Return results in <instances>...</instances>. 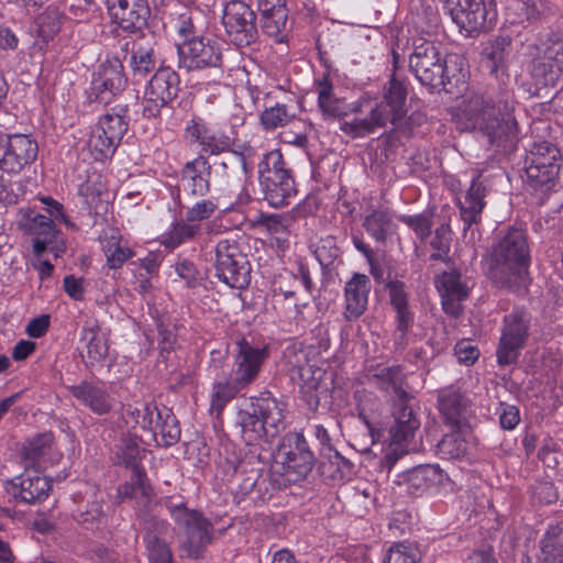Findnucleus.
<instances>
[{"label": "nucleus", "mask_w": 563, "mask_h": 563, "mask_svg": "<svg viewBox=\"0 0 563 563\" xmlns=\"http://www.w3.org/2000/svg\"><path fill=\"white\" fill-rule=\"evenodd\" d=\"M407 88L393 76L383 88L382 99L365 97L351 108L354 118L341 123V130L352 137H363L390 123L398 128L406 115Z\"/></svg>", "instance_id": "1"}, {"label": "nucleus", "mask_w": 563, "mask_h": 563, "mask_svg": "<svg viewBox=\"0 0 563 563\" xmlns=\"http://www.w3.org/2000/svg\"><path fill=\"white\" fill-rule=\"evenodd\" d=\"M460 120L465 129L477 130L490 144H499L517 135L514 102L508 93L468 97L461 107Z\"/></svg>", "instance_id": "2"}, {"label": "nucleus", "mask_w": 563, "mask_h": 563, "mask_svg": "<svg viewBox=\"0 0 563 563\" xmlns=\"http://www.w3.org/2000/svg\"><path fill=\"white\" fill-rule=\"evenodd\" d=\"M372 383L390 397L393 406L394 424L389 434L393 443L401 444L413 438L420 427V420L416 416L410 401L407 375L399 365L380 367L369 378Z\"/></svg>", "instance_id": "3"}, {"label": "nucleus", "mask_w": 563, "mask_h": 563, "mask_svg": "<svg viewBox=\"0 0 563 563\" xmlns=\"http://www.w3.org/2000/svg\"><path fill=\"white\" fill-rule=\"evenodd\" d=\"M286 406L269 391L262 393L236 412V426L247 445L274 438L286 428Z\"/></svg>", "instance_id": "4"}, {"label": "nucleus", "mask_w": 563, "mask_h": 563, "mask_svg": "<svg viewBox=\"0 0 563 563\" xmlns=\"http://www.w3.org/2000/svg\"><path fill=\"white\" fill-rule=\"evenodd\" d=\"M529 258V246L523 231L507 230L492 250L490 279L497 286L505 288L519 285L527 273Z\"/></svg>", "instance_id": "5"}, {"label": "nucleus", "mask_w": 563, "mask_h": 563, "mask_svg": "<svg viewBox=\"0 0 563 563\" xmlns=\"http://www.w3.org/2000/svg\"><path fill=\"white\" fill-rule=\"evenodd\" d=\"M217 277L225 285L242 289L250 283L251 266L236 239L218 241L214 249Z\"/></svg>", "instance_id": "6"}, {"label": "nucleus", "mask_w": 563, "mask_h": 563, "mask_svg": "<svg viewBox=\"0 0 563 563\" xmlns=\"http://www.w3.org/2000/svg\"><path fill=\"white\" fill-rule=\"evenodd\" d=\"M314 456L309 450L302 433H288L279 444L273 467L279 466L287 476V481L296 482L305 478L312 470Z\"/></svg>", "instance_id": "7"}, {"label": "nucleus", "mask_w": 563, "mask_h": 563, "mask_svg": "<svg viewBox=\"0 0 563 563\" xmlns=\"http://www.w3.org/2000/svg\"><path fill=\"white\" fill-rule=\"evenodd\" d=\"M561 153L549 142L536 143L526 158L527 183L534 189L549 190L558 178Z\"/></svg>", "instance_id": "8"}, {"label": "nucleus", "mask_w": 563, "mask_h": 563, "mask_svg": "<svg viewBox=\"0 0 563 563\" xmlns=\"http://www.w3.org/2000/svg\"><path fill=\"white\" fill-rule=\"evenodd\" d=\"M168 511L186 534L181 548L189 558L198 559L203 549L211 542L212 526L196 510L188 509L184 504L167 506Z\"/></svg>", "instance_id": "9"}, {"label": "nucleus", "mask_w": 563, "mask_h": 563, "mask_svg": "<svg viewBox=\"0 0 563 563\" xmlns=\"http://www.w3.org/2000/svg\"><path fill=\"white\" fill-rule=\"evenodd\" d=\"M409 67L423 86L430 89L445 87V62L433 42L422 40L415 44Z\"/></svg>", "instance_id": "10"}, {"label": "nucleus", "mask_w": 563, "mask_h": 563, "mask_svg": "<svg viewBox=\"0 0 563 563\" xmlns=\"http://www.w3.org/2000/svg\"><path fill=\"white\" fill-rule=\"evenodd\" d=\"M222 24L228 38L238 47L250 46L258 38L256 14L243 1L232 0L225 4Z\"/></svg>", "instance_id": "11"}, {"label": "nucleus", "mask_w": 563, "mask_h": 563, "mask_svg": "<svg viewBox=\"0 0 563 563\" xmlns=\"http://www.w3.org/2000/svg\"><path fill=\"white\" fill-rule=\"evenodd\" d=\"M530 328V316L523 310H514L504 317V327L497 347L499 365L515 363L523 349Z\"/></svg>", "instance_id": "12"}, {"label": "nucleus", "mask_w": 563, "mask_h": 563, "mask_svg": "<svg viewBox=\"0 0 563 563\" xmlns=\"http://www.w3.org/2000/svg\"><path fill=\"white\" fill-rule=\"evenodd\" d=\"M178 91V74L169 67L157 69L144 92L143 115L146 118L158 117L161 110L177 97Z\"/></svg>", "instance_id": "13"}, {"label": "nucleus", "mask_w": 563, "mask_h": 563, "mask_svg": "<svg viewBox=\"0 0 563 563\" xmlns=\"http://www.w3.org/2000/svg\"><path fill=\"white\" fill-rule=\"evenodd\" d=\"M531 76L537 86L554 87L563 77V41L548 40L538 47L531 64Z\"/></svg>", "instance_id": "14"}, {"label": "nucleus", "mask_w": 563, "mask_h": 563, "mask_svg": "<svg viewBox=\"0 0 563 563\" xmlns=\"http://www.w3.org/2000/svg\"><path fill=\"white\" fill-rule=\"evenodd\" d=\"M37 142L27 134L0 136V169L18 174L37 157Z\"/></svg>", "instance_id": "15"}, {"label": "nucleus", "mask_w": 563, "mask_h": 563, "mask_svg": "<svg viewBox=\"0 0 563 563\" xmlns=\"http://www.w3.org/2000/svg\"><path fill=\"white\" fill-rule=\"evenodd\" d=\"M128 78L121 60L112 58L103 62L93 73L90 97L100 103H109L113 97L120 95L126 87Z\"/></svg>", "instance_id": "16"}, {"label": "nucleus", "mask_w": 563, "mask_h": 563, "mask_svg": "<svg viewBox=\"0 0 563 563\" xmlns=\"http://www.w3.org/2000/svg\"><path fill=\"white\" fill-rule=\"evenodd\" d=\"M51 488V481L33 468H25L23 474L3 481V489L14 503H40L47 498Z\"/></svg>", "instance_id": "17"}, {"label": "nucleus", "mask_w": 563, "mask_h": 563, "mask_svg": "<svg viewBox=\"0 0 563 563\" xmlns=\"http://www.w3.org/2000/svg\"><path fill=\"white\" fill-rule=\"evenodd\" d=\"M179 66L187 70L217 68L222 66V53L216 42L203 37L190 38L177 44Z\"/></svg>", "instance_id": "18"}, {"label": "nucleus", "mask_w": 563, "mask_h": 563, "mask_svg": "<svg viewBox=\"0 0 563 563\" xmlns=\"http://www.w3.org/2000/svg\"><path fill=\"white\" fill-rule=\"evenodd\" d=\"M233 357L234 364L230 377L235 380L236 385L245 388L257 378L268 357V349L254 346L245 339H241L236 342Z\"/></svg>", "instance_id": "19"}, {"label": "nucleus", "mask_w": 563, "mask_h": 563, "mask_svg": "<svg viewBox=\"0 0 563 563\" xmlns=\"http://www.w3.org/2000/svg\"><path fill=\"white\" fill-rule=\"evenodd\" d=\"M394 482L402 486L406 493L413 497L422 496L429 489L435 488L448 479L446 475L438 465H418L411 470L404 471L396 475Z\"/></svg>", "instance_id": "20"}, {"label": "nucleus", "mask_w": 563, "mask_h": 563, "mask_svg": "<svg viewBox=\"0 0 563 563\" xmlns=\"http://www.w3.org/2000/svg\"><path fill=\"white\" fill-rule=\"evenodd\" d=\"M445 7L453 22L472 35L485 27L487 9L484 0H446Z\"/></svg>", "instance_id": "21"}, {"label": "nucleus", "mask_w": 563, "mask_h": 563, "mask_svg": "<svg viewBox=\"0 0 563 563\" xmlns=\"http://www.w3.org/2000/svg\"><path fill=\"white\" fill-rule=\"evenodd\" d=\"M124 49L130 52L129 67L134 80H143L156 67L155 42L144 34L126 41Z\"/></svg>", "instance_id": "22"}, {"label": "nucleus", "mask_w": 563, "mask_h": 563, "mask_svg": "<svg viewBox=\"0 0 563 563\" xmlns=\"http://www.w3.org/2000/svg\"><path fill=\"white\" fill-rule=\"evenodd\" d=\"M266 466V460L260 449L253 446L239 461L234 470V481L238 483L236 493L245 497L254 493Z\"/></svg>", "instance_id": "23"}, {"label": "nucleus", "mask_w": 563, "mask_h": 563, "mask_svg": "<svg viewBox=\"0 0 563 563\" xmlns=\"http://www.w3.org/2000/svg\"><path fill=\"white\" fill-rule=\"evenodd\" d=\"M109 13L121 29L140 30L150 15L147 0H107Z\"/></svg>", "instance_id": "24"}, {"label": "nucleus", "mask_w": 563, "mask_h": 563, "mask_svg": "<svg viewBox=\"0 0 563 563\" xmlns=\"http://www.w3.org/2000/svg\"><path fill=\"white\" fill-rule=\"evenodd\" d=\"M69 391L80 405L96 415H108L114 407V398L102 385L82 380L78 385L70 386Z\"/></svg>", "instance_id": "25"}, {"label": "nucleus", "mask_w": 563, "mask_h": 563, "mask_svg": "<svg viewBox=\"0 0 563 563\" xmlns=\"http://www.w3.org/2000/svg\"><path fill=\"white\" fill-rule=\"evenodd\" d=\"M371 280L365 274L355 273L344 287V312L347 321L357 320L367 308Z\"/></svg>", "instance_id": "26"}, {"label": "nucleus", "mask_w": 563, "mask_h": 563, "mask_svg": "<svg viewBox=\"0 0 563 563\" xmlns=\"http://www.w3.org/2000/svg\"><path fill=\"white\" fill-rule=\"evenodd\" d=\"M144 456L145 450L141 448L136 438L125 437L121 440L118 459L120 463L131 468L132 479L136 481L139 488L142 490V495L150 497L152 495V486L148 483L143 467L140 465Z\"/></svg>", "instance_id": "27"}, {"label": "nucleus", "mask_w": 563, "mask_h": 563, "mask_svg": "<svg viewBox=\"0 0 563 563\" xmlns=\"http://www.w3.org/2000/svg\"><path fill=\"white\" fill-rule=\"evenodd\" d=\"M439 409L446 423L461 429L468 423L471 415L468 400L459 390L448 388L439 396Z\"/></svg>", "instance_id": "28"}, {"label": "nucleus", "mask_w": 563, "mask_h": 563, "mask_svg": "<svg viewBox=\"0 0 563 563\" xmlns=\"http://www.w3.org/2000/svg\"><path fill=\"white\" fill-rule=\"evenodd\" d=\"M486 186L479 178L472 181L471 187L463 198L459 199L460 217L464 223V232L473 224H477L482 218V211L486 205Z\"/></svg>", "instance_id": "29"}, {"label": "nucleus", "mask_w": 563, "mask_h": 563, "mask_svg": "<svg viewBox=\"0 0 563 563\" xmlns=\"http://www.w3.org/2000/svg\"><path fill=\"white\" fill-rule=\"evenodd\" d=\"M211 165L203 156L188 162L183 169L181 181L192 197H203L210 190Z\"/></svg>", "instance_id": "30"}, {"label": "nucleus", "mask_w": 563, "mask_h": 563, "mask_svg": "<svg viewBox=\"0 0 563 563\" xmlns=\"http://www.w3.org/2000/svg\"><path fill=\"white\" fill-rule=\"evenodd\" d=\"M390 305L397 313V331L399 340L402 342L408 328L413 321L412 313L408 308V294L405 290L404 282L398 279H388L386 283Z\"/></svg>", "instance_id": "31"}, {"label": "nucleus", "mask_w": 563, "mask_h": 563, "mask_svg": "<svg viewBox=\"0 0 563 563\" xmlns=\"http://www.w3.org/2000/svg\"><path fill=\"white\" fill-rule=\"evenodd\" d=\"M303 287L308 295H311L313 283L309 269L302 265L298 268V274L291 272L280 273L274 280L273 291L285 299L294 298L297 289Z\"/></svg>", "instance_id": "32"}, {"label": "nucleus", "mask_w": 563, "mask_h": 563, "mask_svg": "<svg viewBox=\"0 0 563 563\" xmlns=\"http://www.w3.org/2000/svg\"><path fill=\"white\" fill-rule=\"evenodd\" d=\"M158 445L172 446L180 439V428L176 416L169 408L163 407L155 419V428L151 435Z\"/></svg>", "instance_id": "33"}, {"label": "nucleus", "mask_w": 563, "mask_h": 563, "mask_svg": "<svg viewBox=\"0 0 563 563\" xmlns=\"http://www.w3.org/2000/svg\"><path fill=\"white\" fill-rule=\"evenodd\" d=\"M81 340L86 342L87 366H93L106 360L109 352L108 340L98 324L84 327Z\"/></svg>", "instance_id": "34"}, {"label": "nucleus", "mask_w": 563, "mask_h": 563, "mask_svg": "<svg viewBox=\"0 0 563 563\" xmlns=\"http://www.w3.org/2000/svg\"><path fill=\"white\" fill-rule=\"evenodd\" d=\"M261 186L265 200L274 208L289 205V199L296 195L295 181L291 176L262 180Z\"/></svg>", "instance_id": "35"}, {"label": "nucleus", "mask_w": 563, "mask_h": 563, "mask_svg": "<svg viewBox=\"0 0 563 563\" xmlns=\"http://www.w3.org/2000/svg\"><path fill=\"white\" fill-rule=\"evenodd\" d=\"M510 48L511 40L508 36H498L483 48L482 57L490 74L506 70Z\"/></svg>", "instance_id": "36"}, {"label": "nucleus", "mask_w": 563, "mask_h": 563, "mask_svg": "<svg viewBox=\"0 0 563 563\" xmlns=\"http://www.w3.org/2000/svg\"><path fill=\"white\" fill-rule=\"evenodd\" d=\"M126 112V106H115L101 115L96 124L101 129L102 133L107 134L110 140H113L118 145L129 128Z\"/></svg>", "instance_id": "37"}, {"label": "nucleus", "mask_w": 563, "mask_h": 563, "mask_svg": "<svg viewBox=\"0 0 563 563\" xmlns=\"http://www.w3.org/2000/svg\"><path fill=\"white\" fill-rule=\"evenodd\" d=\"M100 242L110 268H120L133 255L132 250L122 244L119 233L114 230L104 232Z\"/></svg>", "instance_id": "38"}, {"label": "nucleus", "mask_w": 563, "mask_h": 563, "mask_svg": "<svg viewBox=\"0 0 563 563\" xmlns=\"http://www.w3.org/2000/svg\"><path fill=\"white\" fill-rule=\"evenodd\" d=\"M19 227L34 236H47L55 239L56 230L53 219L40 214L33 209H22Z\"/></svg>", "instance_id": "39"}, {"label": "nucleus", "mask_w": 563, "mask_h": 563, "mask_svg": "<svg viewBox=\"0 0 563 563\" xmlns=\"http://www.w3.org/2000/svg\"><path fill=\"white\" fill-rule=\"evenodd\" d=\"M393 218L387 210H373L363 220V228L378 243H385L394 232Z\"/></svg>", "instance_id": "40"}, {"label": "nucleus", "mask_w": 563, "mask_h": 563, "mask_svg": "<svg viewBox=\"0 0 563 563\" xmlns=\"http://www.w3.org/2000/svg\"><path fill=\"white\" fill-rule=\"evenodd\" d=\"M218 172L228 180H245L250 173L246 155L243 152L229 151L219 163Z\"/></svg>", "instance_id": "41"}, {"label": "nucleus", "mask_w": 563, "mask_h": 563, "mask_svg": "<svg viewBox=\"0 0 563 563\" xmlns=\"http://www.w3.org/2000/svg\"><path fill=\"white\" fill-rule=\"evenodd\" d=\"M542 563H563V525L551 527L541 540Z\"/></svg>", "instance_id": "42"}, {"label": "nucleus", "mask_w": 563, "mask_h": 563, "mask_svg": "<svg viewBox=\"0 0 563 563\" xmlns=\"http://www.w3.org/2000/svg\"><path fill=\"white\" fill-rule=\"evenodd\" d=\"M53 437L51 433L37 434L26 441L21 449V459L25 468L37 466L40 459L47 453L51 448Z\"/></svg>", "instance_id": "43"}, {"label": "nucleus", "mask_w": 563, "mask_h": 563, "mask_svg": "<svg viewBox=\"0 0 563 563\" xmlns=\"http://www.w3.org/2000/svg\"><path fill=\"white\" fill-rule=\"evenodd\" d=\"M201 234L200 223L188 222L186 219L174 223L163 238L162 243L168 249H176L180 244L195 240Z\"/></svg>", "instance_id": "44"}, {"label": "nucleus", "mask_w": 563, "mask_h": 563, "mask_svg": "<svg viewBox=\"0 0 563 563\" xmlns=\"http://www.w3.org/2000/svg\"><path fill=\"white\" fill-rule=\"evenodd\" d=\"M86 147L93 159L103 161L114 154L118 144L95 125L86 141Z\"/></svg>", "instance_id": "45"}, {"label": "nucleus", "mask_w": 563, "mask_h": 563, "mask_svg": "<svg viewBox=\"0 0 563 563\" xmlns=\"http://www.w3.org/2000/svg\"><path fill=\"white\" fill-rule=\"evenodd\" d=\"M290 176L285 167V162L279 150L266 153L258 164V178L262 180L277 179L279 177Z\"/></svg>", "instance_id": "46"}, {"label": "nucleus", "mask_w": 563, "mask_h": 563, "mask_svg": "<svg viewBox=\"0 0 563 563\" xmlns=\"http://www.w3.org/2000/svg\"><path fill=\"white\" fill-rule=\"evenodd\" d=\"M318 102L324 115L341 119L347 115L344 103L332 95V84L324 79L319 82Z\"/></svg>", "instance_id": "47"}, {"label": "nucleus", "mask_w": 563, "mask_h": 563, "mask_svg": "<svg viewBox=\"0 0 563 563\" xmlns=\"http://www.w3.org/2000/svg\"><path fill=\"white\" fill-rule=\"evenodd\" d=\"M435 285L441 296H452L455 299H465L468 296V286L462 282L461 273L455 269L440 275Z\"/></svg>", "instance_id": "48"}, {"label": "nucleus", "mask_w": 563, "mask_h": 563, "mask_svg": "<svg viewBox=\"0 0 563 563\" xmlns=\"http://www.w3.org/2000/svg\"><path fill=\"white\" fill-rule=\"evenodd\" d=\"M328 461L322 462L321 472L333 481H343L351 477L353 473V463L345 459L335 450L330 451Z\"/></svg>", "instance_id": "49"}, {"label": "nucleus", "mask_w": 563, "mask_h": 563, "mask_svg": "<svg viewBox=\"0 0 563 563\" xmlns=\"http://www.w3.org/2000/svg\"><path fill=\"white\" fill-rule=\"evenodd\" d=\"M244 387L235 384L231 377L227 382H220L213 385L210 412L219 417L225 405Z\"/></svg>", "instance_id": "50"}, {"label": "nucleus", "mask_w": 563, "mask_h": 563, "mask_svg": "<svg viewBox=\"0 0 563 563\" xmlns=\"http://www.w3.org/2000/svg\"><path fill=\"white\" fill-rule=\"evenodd\" d=\"M159 408L152 404H145L141 407H134L128 409V416L131 418V421L139 426L141 429L148 431L152 435L155 428V419H157V413L159 412Z\"/></svg>", "instance_id": "51"}, {"label": "nucleus", "mask_w": 563, "mask_h": 563, "mask_svg": "<svg viewBox=\"0 0 563 563\" xmlns=\"http://www.w3.org/2000/svg\"><path fill=\"white\" fill-rule=\"evenodd\" d=\"M432 218L433 213L431 211H424L415 216L402 214L399 217V221L410 228L417 238L424 241L431 234Z\"/></svg>", "instance_id": "52"}, {"label": "nucleus", "mask_w": 563, "mask_h": 563, "mask_svg": "<svg viewBox=\"0 0 563 563\" xmlns=\"http://www.w3.org/2000/svg\"><path fill=\"white\" fill-rule=\"evenodd\" d=\"M419 560L420 552L413 544L399 542L389 548L384 563H418Z\"/></svg>", "instance_id": "53"}, {"label": "nucleus", "mask_w": 563, "mask_h": 563, "mask_svg": "<svg viewBox=\"0 0 563 563\" xmlns=\"http://www.w3.org/2000/svg\"><path fill=\"white\" fill-rule=\"evenodd\" d=\"M292 117L286 104L276 103L274 107L266 108L260 120L265 130H275L286 125Z\"/></svg>", "instance_id": "54"}, {"label": "nucleus", "mask_w": 563, "mask_h": 563, "mask_svg": "<svg viewBox=\"0 0 563 563\" xmlns=\"http://www.w3.org/2000/svg\"><path fill=\"white\" fill-rule=\"evenodd\" d=\"M299 384L303 393L310 394L311 397H314L318 400V397L312 395V393L318 391L322 377L324 375L323 371L318 367H313L312 365H303L299 366L297 369Z\"/></svg>", "instance_id": "55"}, {"label": "nucleus", "mask_w": 563, "mask_h": 563, "mask_svg": "<svg viewBox=\"0 0 563 563\" xmlns=\"http://www.w3.org/2000/svg\"><path fill=\"white\" fill-rule=\"evenodd\" d=\"M38 32L43 37H52L60 26V14L56 7L48 5L36 18Z\"/></svg>", "instance_id": "56"}, {"label": "nucleus", "mask_w": 563, "mask_h": 563, "mask_svg": "<svg viewBox=\"0 0 563 563\" xmlns=\"http://www.w3.org/2000/svg\"><path fill=\"white\" fill-rule=\"evenodd\" d=\"M144 541L148 551L150 563H173L170 549L157 536H145Z\"/></svg>", "instance_id": "57"}, {"label": "nucleus", "mask_w": 563, "mask_h": 563, "mask_svg": "<svg viewBox=\"0 0 563 563\" xmlns=\"http://www.w3.org/2000/svg\"><path fill=\"white\" fill-rule=\"evenodd\" d=\"M287 20L288 10L261 14V29L264 34L276 37L286 29Z\"/></svg>", "instance_id": "58"}, {"label": "nucleus", "mask_w": 563, "mask_h": 563, "mask_svg": "<svg viewBox=\"0 0 563 563\" xmlns=\"http://www.w3.org/2000/svg\"><path fill=\"white\" fill-rule=\"evenodd\" d=\"M200 145L203 152L211 155H218L229 150L231 145V139L224 133L210 132L205 130Z\"/></svg>", "instance_id": "59"}, {"label": "nucleus", "mask_w": 563, "mask_h": 563, "mask_svg": "<svg viewBox=\"0 0 563 563\" xmlns=\"http://www.w3.org/2000/svg\"><path fill=\"white\" fill-rule=\"evenodd\" d=\"M217 203L212 200H201L186 211L188 222L199 223L209 219L217 210Z\"/></svg>", "instance_id": "60"}, {"label": "nucleus", "mask_w": 563, "mask_h": 563, "mask_svg": "<svg viewBox=\"0 0 563 563\" xmlns=\"http://www.w3.org/2000/svg\"><path fill=\"white\" fill-rule=\"evenodd\" d=\"M440 450L444 454H448L453 459H457L465 454L466 443L464 440L461 439L459 433L452 432L450 434L444 435V438L440 442Z\"/></svg>", "instance_id": "61"}, {"label": "nucleus", "mask_w": 563, "mask_h": 563, "mask_svg": "<svg viewBox=\"0 0 563 563\" xmlns=\"http://www.w3.org/2000/svg\"><path fill=\"white\" fill-rule=\"evenodd\" d=\"M154 492L152 490V495L150 497H145L142 495V490L139 488L136 481L131 478L130 482H126L118 487V498L120 501H123L128 498H142L144 501L143 507H148L152 504V497Z\"/></svg>", "instance_id": "62"}, {"label": "nucleus", "mask_w": 563, "mask_h": 563, "mask_svg": "<svg viewBox=\"0 0 563 563\" xmlns=\"http://www.w3.org/2000/svg\"><path fill=\"white\" fill-rule=\"evenodd\" d=\"M431 246L435 251L449 254L451 247V230L449 224H442L435 229Z\"/></svg>", "instance_id": "63"}, {"label": "nucleus", "mask_w": 563, "mask_h": 563, "mask_svg": "<svg viewBox=\"0 0 563 563\" xmlns=\"http://www.w3.org/2000/svg\"><path fill=\"white\" fill-rule=\"evenodd\" d=\"M499 421L501 428L512 430L520 421L519 409L514 405L500 404Z\"/></svg>", "instance_id": "64"}]
</instances>
